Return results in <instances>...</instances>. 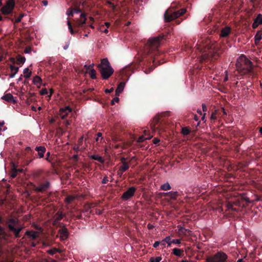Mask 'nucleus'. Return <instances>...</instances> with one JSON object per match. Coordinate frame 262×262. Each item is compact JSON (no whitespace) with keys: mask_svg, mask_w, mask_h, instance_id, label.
<instances>
[{"mask_svg":"<svg viewBox=\"0 0 262 262\" xmlns=\"http://www.w3.org/2000/svg\"><path fill=\"white\" fill-rule=\"evenodd\" d=\"M90 75L91 77V78L94 79L96 78V71L94 69H92L90 72H89Z\"/></svg>","mask_w":262,"mask_h":262,"instance_id":"obj_34","label":"nucleus"},{"mask_svg":"<svg viewBox=\"0 0 262 262\" xmlns=\"http://www.w3.org/2000/svg\"><path fill=\"white\" fill-rule=\"evenodd\" d=\"M40 94L42 95H46L48 94V91L46 89H42L40 91Z\"/></svg>","mask_w":262,"mask_h":262,"instance_id":"obj_47","label":"nucleus"},{"mask_svg":"<svg viewBox=\"0 0 262 262\" xmlns=\"http://www.w3.org/2000/svg\"><path fill=\"white\" fill-rule=\"evenodd\" d=\"M35 150L38 151V155L40 158H43L46 151V148L44 146H37Z\"/></svg>","mask_w":262,"mask_h":262,"instance_id":"obj_15","label":"nucleus"},{"mask_svg":"<svg viewBox=\"0 0 262 262\" xmlns=\"http://www.w3.org/2000/svg\"><path fill=\"white\" fill-rule=\"evenodd\" d=\"M81 19H77L75 20V26L76 27H80L82 26L83 24L85 23L86 17L84 13H81L80 15Z\"/></svg>","mask_w":262,"mask_h":262,"instance_id":"obj_11","label":"nucleus"},{"mask_svg":"<svg viewBox=\"0 0 262 262\" xmlns=\"http://www.w3.org/2000/svg\"><path fill=\"white\" fill-rule=\"evenodd\" d=\"M57 251L56 249H51L48 251V253L51 255H54Z\"/></svg>","mask_w":262,"mask_h":262,"instance_id":"obj_45","label":"nucleus"},{"mask_svg":"<svg viewBox=\"0 0 262 262\" xmlns=\"http://www.w3.org/2000/svg\"><path fill=\"white\" fill-rule=\"evenodd\" d=\"M236 66L238 68L248 69V71L250 72L252 68V64L250 60H249L246 56L242 55L237 60Z\"/></svg>","mask_w":262,"mask_h":262,"instance_id":"obj_3","label":"nucleus"},{"mask_svg":"<svg viewBox=\"0 0 262 262\" xmlns=\"http://www.w3.org/2000/svg\"><path fill=\"white\" fill-rule=\"evenodd\" d=\"M113 91V88H111L110 89H106L105 90V92L106 93H111V92H112Z\"/></svg>","mask_w":262,"mask_h":262,"instance_id":"obj_59","label":"nucleus"},{"mask_svg":"<svg viewBox=\"0 0 262 262\" xmlns=\"http://www.w3.org/2000/svg\"><path fill=\"white\" fill-rule=\"evenodd\" d=\"M163 37L161 36L149 38L146 47L147 53L149 54L156 51L161 45V41Z\"/></svg>","mask_w":262,"mask_h":262,"instance_id":"obj_2","label":"nucleus"},{"mask_svg":"<svg viewBox=\"0 0 262 262\" xmlns=\"http://www.w3.org/2000/svg\"><path fill=\"white\" fill-rule=\"evenodd\" d=\"M190 133V130L187 127H183L182 129V133L184 135H188Z\"/></svg>","mask_w":262,"mask_h":262,"instance_id":"obj_36","label":"nucleus"},{"mask_svg":"<svg viewBox=\"0 0 262 262\" xmlns=\"http://www.w3.org/2000/svg\"><path fill=\"white\" fill-rule=\"evenodd\" d=\"M75 199V197L73 195H69V196H68L66 198V202L67 203V204H70L71 203V202H72V201Z\"/></svg>","mask_w":262,"mask_h":262,"instance_id":"obj_32","label":"nucleus"},{"mask_svg":"<svg viewBox=\"0 0 262 262\" xmlns=\"http://www.w3.org/2000/svg\"><path fill=\"white\" fill-rule=\"evenodd\" d=\"M216 111H215L214 113H213L212 114H211V116L210 117V119L211 120H215L216 118Z\"/></svg>","mask_w":262,"mask_h":262,"instance_id":"obj_50","label":"nucleus"},{"mask_svg":"<svg viewBox=\"0 0 262 262\" xmlns=\"http://www.w3.org/2000/svg\"><path fill=\"white\" fill-rule=\"evenodd\" d=\"M17 172V169L15 168H13L12 170L11 171L10 177L12 178H15L16 176Z\"/></svg>","mask_w":262,"mask_h":262,"instance_id":"obj_38","label":"nucleus"},{"mask_svg":"<svg viewBox=\"0 0 262 262\" xmlns=\"http://www.w3.org/2000/svg\"><path fill=\"white\" fill-rule=\"evenodd\" d=\"M147 227L149 229H151L154 227V226L152 225L148 224Z\"/></svg>","mask_w":262,"mask_h":262,"instance_id":"obj_64","label":"nucleus"},{"mask_svg":"<svg viewBox=\"0 0 262 262\" xmlns=\"http://www.w3.org/2000/svg\"><path fill=\"white\" fill-rule=\"evenodd\" d=\"M136 190L135 187H131L122 194V198L124 200H127L130 198L132 197Z\"/></svg>","mask_w":262,"mask_h":262,"instance_id":"obj_8","label":"nucleus"},{"mask_svg":"<svg viewBox=\"0 0 262 262\" xmlns=\"http://www.w3.org/2000/svg\"><path fill=\"white\" fill-rule=\"evenodd\" d=\"M261 39V34L259 33H257L255 36V42L257 43L258 41H259Z\"/></svg>","mask_w":262,"mask_h":262,"instance_id":"obj_37","label":"nucleus"},{"mask_svg":"<svg viewBox=\"0 0 262 262\" xmlns=\"http://www.w3.org/2000/svg\"><path fill=\"white\" fill-rule=\"evenodd\" d=\"M2 99L5 100L8 102H12L13 103L16 102V100L14 99L13 96L12 94L8 93L2 97Z\"/></svg>","mask_w":262,"mask_h":262,"instance_id":"obj_16","label":"nucleus"},{"mask_svg":"<svg viewBox=\"0 0 262 262\" xmlns=\"http://www.w3.org/2000/svg\"><path fill=\"white\" fill-rule=\"evenodd\" d=\"M90 158L92 159L97 160L101 163H103L104 162V160L103 159V158L99 156L98 155H92L91 156Z\"/></svg>","mask_w":262,"mask_h":262,"instance_id":"obj_26","label":"nucleus"},{"mask_svg":"<svg viewBox=\"0 0 262 262\" xmlns=\"http://www.w3.org/2000/svg\"><path fill=\"white\" fill-rule=\"evenodd\" d=\"M50 186L49 182L40 184L39 186L36 187L35 190L37 191H44L47 190Z\"/></svg>","mask_w":262,"mask_h":262,"instance_id":"obj_12","label":"nucleus"},{"mask_svg":"<svg viewBox=\"0 0 262 262\" xmlns=\"http://www.w3.org/2000/svg\"><path fill=\"white\" fill-rule=\"evenodd\" d=\"M181 239H173L172 241V243L175 244H180L181 243Z\"/></svg>","mask_w":262,"mask_h":262,"instance_id":"obj_49","label":"nucleus"},{"mask_svg":"<svg viewBox=\"0 0 262 262\" xmlns=\"http://www.w3.org/2000/svg\"><path fill=\"white\" fill-rule=\"evenodd\" d=\"M23 73L24 74V77L26 78H29L30 77L32 72L29 69V68H25L24 70Z\"/></svg>","mask_w":262,"mask_h":262,"instance_id":"obj_25","label":"nucleus"},{"mask_svg":"<svg viewBox=\"0 0 262 262\" xmlns=\"http://www.w3.org/2000/svg\"><path fill=\"white\" fill-rule=\"evenodd\" d=\"M233 203L234 205L237 206H241V202L239 200L236 201Z\"/></svg>","mask_w":262,"mask_h":262,"instance_id":"obj_52","label":"nucleus"},{"mask_svg":"<svg viewBox=\"0 0 262 262\" xmlns=\"http://www.w3.org/2000/svg\"><path fill=\"white\" fill-rule=\"evenodd\" d=\"M71 111V109L69 106L61 108L59 111V115L62 119H64Z\"/></svg>","mask_w":262,"mask_h":262,"instance_id":"obj_10","label":"nucleus"},{"mask_svg":"<svg viewBox=\"0 0 262 262\" xmlns=\"http://www.w3.org/2000/svg\"><path fill=\"white\" fill-rule=\"evenodd\" d=\"M63 217V215L62 212L58 211L54 216V218L55 219L56 221H59L61 220Z\"/></svg>","mask_w":262,"mask_h":262,"instance_id":"obj_28","label":"nucleus"},{"mask_svg":"<svg viewBox=\"0 0 262 262\" xmlns=\"http://www.w3.org/2000/svg\"><path fill=\"white\" fill-rule=\"evenodd\" d=\"M122 165L119 168V170L123 172L128 169L129 166L128 164L125 162V159L124 158L122 159Z\"/></svg>","mask_w":262,"mask_h":262,"instance_id":"obj_18","label":"nucleus"},{"mask_svg":"<svg viewBox=\"0 0 262 262\" xmlns=\"http://www.w3.org/2000/svg\"><path fill=\"white\" fill-rule=\"evenodd\" d=\"M67 25L68 26V28H69V31L70 32V33L72 34H73L74 33V31L72 28V25H71V24L70 23V21H67Z\"/></svg>","mask_w":262,"mask_h":262,"instance_id":"obj_40","label":"nucleus"},{"mask_svg":"<svg viewBox=\"0 0 262 262\" xmlns=\"http://www.w3.org/2000/svg\"><path fill=\"white\" fill-rule=\"evenodd\" d=\"M100 70L101 75L104 79L108 78L113 73L114 70L107 58H103L101 61V63L98 66Z\"/></svg>","mask_w":262,"mask_h":262,"instance_id":"obj_1","label":"nucleus"},{"mask_svg":"<svg viewBox=\"0 0 262 262\" xmlns=\"http://www.w3.org/2000/svg\"><path fill=\"white\" fill-rule=\"evenodd\" d=\"M119 100V98L118 97L114 98L111 101V104L114 105L115 102H118Z\"/></svg>","mask_w":262,"mask_h":262,"instance_id":"obj_46","label":"nucleus"},{"mask_svg":"<svg viewBox=\"0 0 262 262\" xmlns=\"http://www.w3.org/2000/svg\"><path fill=\"white\" fill-rule=\"evenodd\" d=\"M159 121V117L158 116H157L155 118H154V119H153L152 124H154L155 125H156L158 123Z\"/></svg>","mask_w":262,"mask_h":262,"instance_id":"obj_43","label":"nucleus"},{"mask_svg":"<svg viewBox=\"0 0 262 262\" xmlns=\"http://www.w3.org/2000/svg\"><path fill=\"white\" fill-rule=\"evenodd\" d=\"M108 181V180L107 179V177H104L102 181V183L103 184H106L107 182Z\"/></svg>","mask_w":262,"mask_h":262,"instance_id":"obj_54","label":"nucleus"},{"mask_svg":"<svg viewBox=\"0 0 262 262\" xmlns=\"http://www.w3.org/2000/svg\"><path fill=\"white\" fill-rule=\"evenodd\" d=\"M227 258V255L222 252L216 253L214 256H209L206 259L207 262H224Z\"/></svg>","mask_w":262,"mask_h":262,"instance_id":"obj_5","label":"nucleus"},{"mask_svg":"<svg viewBox=\"0 0 262 262\" xmlns=\"http://www.w3.org/2000/svg\"><path fill=\"white\" fill-rule=\"evenodd\" d=\"M164 239L165 243L168 244V246H170L171 244L172 243V241L171 240V237L169 236H166Z\"/></svg>","mask_w":262,"mask_h":262,"instance_id":"obj_39","label":"nucleus"},{"mask_svg":"<svg viewBox=\"0 0 262 262\" xmlns=\"http://www.w3.org/2000/svg\"><path fill=\"white\" fill-rule=\"evenodd\" d=\"M226 206L228 209H231L232 210L236 211H237V210L236 209L233 208V206H234L233 203L228 202L226 204Z\"/></svg>","mask_w":262,"mask_h":262,"instance_id":"obj_33","label":"nucleus"},{"mask_svg":"<svg viewBox=\"0 0 262 262\" xmlns=\"http://www.w3.org/2000/svg\"><path fill=\"white\" fill-rule=\"evenodd\" d=\"M179 231L181 233H183L185 234L186 231L187 230V229L184 228L183 227L181 226H178Z\"/></svg>","mask_w":262,"mask_h":262,"instance_id":"obj_41","label":"nucleus"},{"mask_svg":"<svg viewBox=\"0 0 262 262\" xmlns=\"http://www.w3.org/2000/svg\"><path fill=\"white\" fill-rule=\"evenodd\" d=\"M17 64L24 63H25V62L26 61V58L25 57L21 56L19 55L17 56Z\"/></svg>","mask_w":262,"mask_h":262,"instance_id":"obj_30","label":"nucleus"},{"mask_svg":"<svg viewBox=\"0 0 262 262\" xmlns=\"http://www.w3.org/2000/svg\"><path fill=\"white\" fill-rule=\"evenodd\" d=\"M93 64H92V65H90V66H87V65H85L84 67L87 68L88 70H90V71L93 69Z\"/></svg>","mask_w":262,"mask_h":262,"instance_id":"obj_57","label":"nucleus"},{"mask_svg":"<svg viewBox=\"0 0 262 262\" xmlns=\"http://www.w3.org/2000/svg\"><path fill=\"white\" fill-rule=\"evenodd\" d=\"M160 142V140L157 138H155L153 140V142L155 144H158Z\"/></svg>","mask_w":262,"mask_h":262,"instance_id":"obj_58","label":"nucleus"},{"mask_svg":"<svg viewBox=\"0 0 262 262\" xmlns=\"http://www.w3.org/2000/svg\"><path fill=\"white\" fill-rule=\"evenodd\" d=\"M59 233L60 234V238L61 240L64 241L68 237V230L64 227H63L61 229H60L58 231Z\"/></svg>","mask_w":262,"mask_h":262,"instance_id":"obj_9","label":"nucleus"},{"mask_svg":"<svg viewBox=\"0 0 262 262\" xmlns=\"http://www.w3.org/2000/svg\"><path fill=\"white\" fill-rule=\"evenodd\" d=\"M107 3L111 5L113 9L115 8V6L113 5L110 0H107Z\"/></svg>","mask_w":262,"mask_h":262,"instance_id":"obj_56","label":"nucleus"},{"mask_svg":"<svg viewBox=\"0 0 262 262\" xmlns=\"http://www.w3.org/2000/svg\"><path fill=\"white\" fill-rule=\"evenodd\" d=\"M73 149L75 151L78 152L79 151L83 150L84 149V148L78 145L75 146L74 147Z\"/></svg>","mask_w":262,"mask_h":262,"instance_id":"obj_35","label":"nucleus"},{"mask_svg":"<svg viewBox=\"0 0 262 262\" xmlns=\"http://www.w3.org/2000/svg\"><path fill=\"white\" fill-rule=\"evenodd\" d=\"M165 243H166L164 239L163 240H162L161 241H160V244H161V245H163L164 246L165 245Z\"/></svg>","mask_w":262,"mask_h":262,"instance_id":"obj_63","label":"nucleus"},{"mask_svg":"<svg viewBox=\"0 0 262 262\" xmlns=\"http://www.w3.org/2000/svg\"><path fill=\"white\" fill-rule=\"evenodd\" d=\"M41 81V79L40 78V77L37 76L34 77V78L33 79V83L34 84H36L38 87L40 86Z\"/></svg>","mask_w":262,"mask_h":262,"instance_id":"obj_23","label":"nucleus"},{"mask_svg":"<svg viewBox=\"0 0 262 262\" xmlns=\"http://www.w3.org/2000/svg\"><path fill=\"white\" fill-rule=\"evenodd\" d=\"M183 252V250L182 249L174 248L172 250V253L178 256H181Z\"/></svg>","mask_w":262,"mask_h":262,"instance_id":"obj_24","label":"nucleus"},{"mask_svg":"<svg viewBox=\"0 0 262 262\" xmlns=\"http://www.w3.org/2000/svg\"><path fill=\"white\" fill-rule=\"evenodd\" d=\"M31 49L30 48H26L24 51V53L26 54H29L31 53Z\"/></svg>","mask_w":262,"mask_h":262,"instance_id":"obj_51","label":"nucleus"},{"mask_svg":"<svg viewBox=\"0 0 262 262\" xmlns=\"http://www.w3.org/2000/svg\"><path fill=\"white\" fill-rule=\"evenodd\" d=\"M39 232L38 231H27L26 232V234L29 236L32 239H35L37 238L39 235Z\"/></svg>","mask_w":262,"mask_h":262,"instance_id":"obj_14","label":"nucleus"},{"mask_svg":"<svg viewBox=\"0 0 262 262\" xmlns=\"http://www.w3.org/2000/svg\"><path fill=\"white\" fill-rule=\"evenodd\" d=\"M186 12V9H182L177 11H174L173 12H169L167 10L164 13V18L166 21H170L182 14H184Z\"/></svg>","mask_w":262,"mask_h":262,"instance_id":"obj_4","label":"nucleus"},{"mask_svg":"<svg viewBox=\"0 0 262 262\" xmlns=\"http://www.w3.org/2000/svg\"><path fill=\"white\" fill-rule=\"evenodd\" d=\"M16 222L14 219H10L8 221V226L9 230L13 232L15 237H19V233L22 230V227H15Z\"/></svg>","mask_w":262,"mask_h":262,"instance_id":"obj_7","label":"nucleus"},{"mask_svg":"<svg viewBox=\"0 0 262 262\" xmlns=\"http://www.w3.org/2000/svg\"><path fill=\"white\" fill-rule=\"evenodd\" d=\"M14 0H8L6 5L1 8V12L3 14L7 15L11 13L15 7Z\"/></svg>","mask_w":262,"mask_h":262,"instance_id":"obj_6","label":"nucleus"},{"mask_svg":"<svg viewBox=\"0 0 262 262\" xmlns=\"http://www.w3.org/2000/svg\"><path fill=\"white\" fill-rule=\"evenodd\" d=\"M7 234L5 231V229L0 226V239H6Z\"/></svg>","mask_w":262,"mask_h":262,"instance_id":"obj_22","label":"nucleus"},{"mask_svg":"<svg viewBox=\"0 0 262 262\" xmlns=\"http://www.w3.org/2000/svg\"><path fill=\"white\" fill-rule=\"evenodd\" d=\"M83 137H81L79 141H78V145H80V146H81V144L82 143V142H83Z\"/></svg>","mask_w":262,"mask_h":262,"instance_id":"obj_55","label":"nucleus"},{"mask_svg":"<svg viewBox=\"0 0 262 262\" xmlns=\"http://www.w3.org/2000/svg\"><path fill=\"white\" fill-rule=\"evenodd\" d=\"M24 15L23 14H20V15L15 19V22L16 23H19L21 21L22 18L24 17Z\"/></svg>","mask_w":262,"mask_h":262,"instance_id":"obj_42","label":"nucleus"},{"mask_svg":"<svg viewBox=\"0 0 262 262\" xmlns=\"http://www.w3.org/2000/svg\"><path fill=\"white\" fill-rule=\"evenodd\" d=\"M160 245V241H156L155 242V243L153 245V247L154 248H157L158 246H159Z\"/></svg>","mask_w":262,"mask_h":262,"instance_id":"obj_53","label":"nucleus"},{"mask_svg":"<svg viewBox=\"0 0 262 262\" xmlns=\"http://www.w3.org/2000/svg\"><path fill=\"white\" fill-rule=\"evenodd\" d=\"M152 137V136H149L148 137H145L144 136H141V137H140L137 141L138 142H143V141H144L145 140H149Z\"/></svg>","mask_w":262,"mask_h":262,"instance_id":"obj_29","label":"nucleus"},{"mask_svg":"<svg viewBox=\"0 0 262 262\" xmlns=\"http://www.w3.org/2000/svg\"><path fill=\"white\" fill-rule=\"evenodd\" d=\"M10 68L11 71L12 72H13V73H12L10 75V77L13 78L15 76V75L16 74V73H17L19 69L18 67L13 66L12 65L10 66Z\"/></svg>","mask_w":262,"mask_h":262,"instance_id":"obj_21","label":"nucleus"},{"mask_svg":"<svg viewBox=\"0 0 262 262\" xmlns=\"http://www.w3.org/2000/svg\"><path fill=\"white\" fill-rule=\"evenodd\" d=\"M230 32V28L228 27H226L223 28L221 31V36L222 37L227 36Z\"/></svg>","mask_w":262,"mask_h":262,"instance_id":"obj_20","label":"nucleus"},{"mask_svg":"<svg viewBox=\"0 0 262 262\" xmlns=\"http://www.w3.org/2000/svg\"><path fill=\"white\" fill-rule=\"evenodd\" d=\"M73 13H74L73 10L72 9L70 8V9H68L67 12V14L68 16L73 15Z\"/></svg>","mask_w":262,"mask_h":262,"instance_id":"obj_44","label":"nucleus"},{"mask_svg":"<svg viewBox=\"0 0 262 262\" xmlns=\"http://www.w3.org/2000/svg\"><path fill=\"white\" fill-rule=\"evenodd\" d=\"M143 136H144L145 137H147L149 136L150 135H149L148 134V132L147 131H146V130H144V132H143Z\"/></svg>","mask_w":262,"mask_h":262,"instance_id":"obj_60","label":"nucleus"},{"mask_svg":"<svg viewBox=\"0 0 262 262\" xmlns=\"http://www.w3.org/2000/svg\"><path fill=\"white\" fill-rule=\"evenodd\" d=\"M202 108L204 112H206L207 110V107L206 106L205 104H202Z\"/></svg>","mask_w":262,"mask_h":262,"instance_id":"obj_61","label":"nucleus"},{"mask_svg":"<svg viewBox=\"0 0 262 262\" xmlns=\"http://www.w3.org/2000/svg\"><path fill=\"white\" fill-rule=\"evenodd\" d=\"M59 224V222L56 221L55 219L53 218V225L55 226H58Z\"/></svg>","mask_w":262,"mask_h":262,"instance_id":"obj_48","label":"nucleus"},{"mask_svg":"<svg viewBox=\"0 0 262 262\" xmlns=\"http://www.w3.org/2000/svg\"><path fill=\"white\" fill-rule=\"evenodd\" d=\"M165 196H167L171 199H176L178 195L177 191H170L164 193Z\"/></svg>","mask_w":262,"mask_h":262,"instance_id":"obj_19","label":"nucleus"},{"mask_svg":"<svg viewBox=\"0 0 262 262\" xmlns=\"http://www.w3.org/2000/svg\"><path fill=\"white\" fill-rule=\"evenodd\" d=\"M73 12L75 13H79L80 12V10L79 9H74Z\"/></svg>","mask_w":262,"mask_h":262,"instance_id":"obj_62","label":"nucleus"},{"mask_svg":"<svg viewBox=\"0 0 262 262\" xmlns=\"http://www.w3.org/2000/svg\"><path fill=\"white\" fill-rule=\"evenodd\" d=\"M261 24H262V15L259 14L255 19L254 23L252 24V27L253 28H256Z\"/></svg>","mask_w":262,"mask_h":262,"instance_id":"obj_13","label":"nucleus"},{"mask_svg":"<svg viewBox=\"0 0 262 262\" xmlns=\"http://www.w3.org/2000/svg\"><path fill=\"white\" fill-rule=\"evenodd\" d=\"M162 260L161 256H158L156 257H151L149 259V262H160Z\"/></svg>","mask_w":262,"mask_h":262,"instance_id":"obj_31","label":"nucleus"},{"mask_svg":"<svg viewBox=\"0 0 262 262\" xmlns=\"http://www.w3.org/2000/svg\"><path fill=\"white\" fill-rule=\"evenodd\" d=\"M161 190L166 191L169 190L171 189V186L168 183H166L161 186L160 187Z\"/></svg>","mask_w":262,"mask_h":262,"instance_id":"obj_27","label":"nucleus"},{"mask_svg":"<svg viewBox=\"0 0 262 262\" xmlns=\"http://www.w3.org/2000/svg\"><path fill=\"white\" fill-rule=\"evenodd\" d=\"M125 86V83L122 82L119 83L116 90V95L119 96L122 92Z\"/></svg>","mask_w":262,"mask_h":262,"instance_id":"obj_17","label":"nucleus"}]
</instances>
